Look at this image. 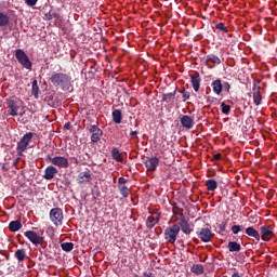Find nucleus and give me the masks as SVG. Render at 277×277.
I'll use <instances>...</instances> for the list:
<instances>
[{"instance_id": "25", "label": "nucleus", "mask_w": 277, "mask_h": 277, "mask_svg": "<svg viewBox=\"0 0 277 277\" xmlns=\"http://www.w3.org/2000/svg\"><path fill=\"white\" fill-rule=\"evenodd\" d=\"M113 122H115V124H120V122H122V110L115 109L113 111Z\"/></svg>"}, {"instance_id": "29", "label": "nucleus", "mask_w": 277, "mask_h": 277, "mask_svg": "<svg viewBox=\"0 0 277 277\" xmlns=\"http://www.w3.org/2000/svg\"><path fill=\"white\" fill-rule=\"evenodd\" d=\"M206 187H207L208 192H215V189H217V181L207 180Z\"/></svg>"}, {"instance_id": "9", "label": "nucleus", "mask_w": 277, "mask_h": 277, "mask_svg": "<svg viewBox=\"0 0 277 277\" xmlns=\"http://www.w3.org/2000/svg\"><path fill=\"white\" fill-rule=\"evenodd\" d=\"M89 133H91V142H93V144L101 142V137H103V130L98 128V126H90Z\"/></svg>"}, {"instance_id": "12", "label": "nucleus", "mask_w": 277, "mask_h": 277, "mask_svg": "<svg viewBox=\"0 0 277 277\" xmlns=\"http://www.w3.org/2000/svg\"><path fill=\"white\" fill-rule=\"evenodd\" d=\"M145 168L147 172H155L159 168V158L151 157L145 161Z\"/></svg>"}, {"instance_id": "5", "label": "nucleus", "mask_w": 277, "mask_h": 277, "mask_svg": "<svg viewBox=\"0 0 277 277\" xmlns=\"http://www.w3.org/2000/svg\"><path fill=\"white\" fill-rule=\"evenodd\" d=\"M6 109H8V114L9 116H12L13 118L16 116H25V111H21V106L18 105V102L14 101V100H8L6 101Z\"/></svg>"}, {"instance_id": "37", "label": "nucleus", "mask_w": 277, "mask_h": 277, "mask_svg": "<svg viewBox=\"0 0 277 277\" xmlns=\"http://www.w3.org/2000/svg\"><path fill=\"white\" fill-rule=\"evenodd\" d=\"M173 214L180 216V222H182L183 217H185V214H183V209L174 208Z\"/></svg>"}, {"instance_id": "11", "label": "nucleus", "mask_w": 277, "mask_h": 277, "mask_svg": "<svg viewBox=\"0 0 277 277\" xmlns=\"http://www.w3.org/2000/svg\"><path fill=\"white\" fill-rule=\"evenodd\" d=\"M202 61L205 62L206 66H208V68H213L211 64H214V66H220V64H222V60H220V57L215 54H209L203 57Z\"/></svg>"}, {"instance_id": "20", "label": "nucleus", "mask_w": 277, "mask_h": 277, "mask_svg": "<svg viewBox=\"0 0 277 277\" xmlns=\"http://www.w3.org/2000/svg\"><path fill=\"white\" fill-rule=\"evenodd\" d=\"M211 85L214 94L220 96V94H222V90H224V85H222V80L216 79L211 83Z\"/></svg>"}, {"instance_id": "48", "label": "nucleus", "mask_w": 277, "mask_h": 277, "mask_svg": "<svg viewBox=\"0 0 277 277\" xmlns=\"http://www.w3.org/2000/svg\"><path fill=\"white\" fill-rule=\"evenodd\" d=\"M48 21H51V18H53L51 15H47Z\"/></svg>"}, {"instance_id": "23", "label": "nucleus", "mask_w": 277, "mask_h": 277, "mask_svg": "<svg viewBox=\"0 0 277 277\" xmlns=\"http://www.w3.org/2000/svg\"><path fill=\"white\" fill-rule=\"evenodd\" d=\"M8 25H10V15L3 11H0V27H8Z\"/></svg>"}, {"instance_id": "45", "label": "nucleus", "mask_w": 277, "mask_h": 277, "mask_svg": "<svg viewBox=\"0 0 277 277\" xmlns=\"http://www.w3.org/2000/svg\"><path fill=\"white\" fill-rule=\"evenodd\" d=\"M130 136H132V137H137V131H132V132H130Z\"/></svg>"}, {"instance_id": "22", "label": "nucleus", "mask_w": 277, "mask_h": 277, "mask_svg": "<svg viewBox=\"0 0 277 277\" xmlns=\"http://www.w3.org/2000/svg\"><path fill=\"white\" fill-rule=\"evenodd\" d=\"M23 228V223H21V221H12L9 224V230L11 233H18V230H21Z\"/></svg>"}, {"instance_id": "8", "label": "nucleus", "mask_w": 277, "mask_h": 277, "mask_svg": "<svg viewBox=\"0 0 277 277\" xmlns=\"http://www.w3.org/2000/svg\"><path fill=\"white\" fill-rule=\"evenodd\" d=\"M32 138H34V133L32 132L26 133L21 138V141L17 143V150L19 153H25V150H27V146H29V143L31 142Z\"/></svg>"}, {"instance_id": "14", "label": "nucleus", "mask_w": 277, "mask_h": 277, "mask_svg": "<svg viewBox=\"0 0 277 277\" xmlns=\"http://www.w3.org/2000/svg\"><path fill=\"white\" fill-rule=\"evenodd\" d=\"M198 237L199 239H201L203 243H209V241H211V237H213V233L211 232V229L207 227L201 228L200 232L198 233Z\"/></svg>"}, {"instance_id": "30", "label": "nucleus", "mask_w": 277, "mask_h": 277, "mask_svg": "<svg viewBox=\"0 0 277 277\" xmlns=\"http://www.w3.org/2000/svg\"><path fill=\"white\" fill-rule=\"evenodd\" d=\"M253 103L259 106L261 105V101H263V97L261 96V91L259 89H253Z\"/></svg>"}, {"instance_id": "1", "label": "nucleus", "mask_w": 277, "mask_h": 277, "mask_svg": "<svg viewBox=\"0 0 277 277\" xmlns=\"http://www.w3.org/2000/svg\"><path fill=\"white\" fill-rule=\"evenodd\" d=\"M50 81L56 88H62L64 91L70 90V85H72V78L64 72H53L50 77Z\"/></svg>"}, {"instance_id": "42", "label": "nucleus", "mask_w": 277, "mask_h": 277, "mask_svg": "<svg viewBox=\"0 0 277 277\" xmlns=\"http://www.w3.org/2000/svg\"><path fill=\"white\" fill-rule=\"evenodd\" d=\"M213 159L214 161H220L222 159V154H214Z\"/></svg>"}, {"instance_id": "13", "label": "nucleus", "mask_w": 277, "mask_h": 277, "mask_svg": "<svg viewBox=\"0 0 277 277\" xmlns=\"http://www.w3.org/2000/svg\"><path fill=\"white\" fill-rule=\"evenodd\" d=\"M177 226H180V230H182V233H184V235H192V232L194 229H192V226L189 225V222L187 221L186 217L182 216V221H179V223H176Z\"/></svg>"}, {"instance_id": "34", "label": "nucleus", "mask_w": 277, "mask_h": 277, "mask_svg": "<svg viewBox=\"0 0 277 277\" xmlns=\"http://www.w3.org/2000/svg\"><path fill=\"white\" fill-rule=\"evenodd\" d=\"M221 111L225 116H228L230 114V105H227L226 103H221Z\"/></svg>"}, {"instance_id": "38", "label": "nucleus", "mask_w": 277, "mask_h": 277, "mask_svg": "<svg viewBox=\"0 0 277 277\" xmlns=\"http://www.w3.org/2000/svg\"><path fill=\"white\" fill-rule=\"evenodd\" d=\"M216 29L220 31H224V34H228V28L224 25V23H219L215 25Z\"/></svg>"}, {"instance_id": "40", "label": "nucleus", "mask_w": 277, "mask_h": 277, "mask_svg": "<svg viewBox=\"0 0 277 277\" xmlns=\"http://www.w3.org/2000/svg\"><path fill=\"white\" fill-rule=\"evenodd\" d=\"M124 185H127V179L119 177L118 179V187H126Z\"/></svg>"}, {"instance_id": "31", "label": "nucleus", "mask_w": 277, "mask_h": 277, "mask_svg": "<svg viewBox=\"0 0 277 277\" xmlns=\"http://www.w3.org/2000/svg\"><path fill=\"white\" fill-rule=\"evenodd\" d=\"M61 248L64 252H72V250L75 249V243L63 242V243H61Z\"/></svg>"}, {"instance_id": "47", "label": "nucleus", "mask_w": 277, "mask_h": 277, "mask_svg": "<svg viewBox=\"0 0 277 277\" xmlns=\"http://www.w3.org/2000/svg\"><path fill=\"white\" fill-rule=\"evenodd\" d=\"M221 230H226V224H223V225L221 226Z\"/></svg>"}, {"instance_id": "27", "label": "nucleus", "mask_w": 277, "mask_h": 277, "mask_svg": "<svg viewBox=\"0 0 277 277\" xmlns=\"http://www.w3.org/2000/svg\"><path fill=\"white\" fill-rule=\"evenodd\" d=\"M227 249L229 252H240L241 251V245L237 241H229L227 245Z\"/></svg>"}, {"instance_id": "33", "label": "nucleus", "mask_w": 277, "mask_h": 277, "mask_svg": "<svg viewBox=\"0 0 277 277\" xmlns=\"http://www.w3.org/2000/svg\"><path fill=\"white\" fill-rule=\"evenodd\" d=\"M40 88L38 87V80H34L32 81V91L31 94L32 96H35V98H38V92H39Z\"/></svg>"}, {"instance_id": "41", "label": "nucleus", "mask_w": 277, "mask_h": 277, "mask_svg": "<svg viewBox=\"0 0 277 277\" xmlns=\"http://www.w3.org/2000/svg\"><path fill=\"white\" fill-rule=\"evenodd\" d=\"M26 5H29L30 8H34L36 3H38V0H25Z\"/></svg>"}, {"instance_id": "16", "label": "nucleus", "mask_w": 277, "mask_h": 277, "mask_svg": "<svg viewBox=\"0 0 277 277\" xmlns=\"http://www.w3.org/2000/svg\"><path fill=\"white\" fill-rule=\"evenodd\" d=\"M57 168L53 167V166H49L45 170H44V174H43V179H45V181H53V179H55V174H57Z\"/></svg>"}, {"instance_id": "2", "label": "nucleus", "mask_w": 277, "mask_h": 277, "mask_svg": "<svg viewBox=\"0 0 277 277\" xmlns=\"http://www.w3.org/2000/svg\"><path fill=\"white\" fill-rule=\"evenodd\" d=\"M181 233V225L173 224L172 226H169L164 229V239L169 243H176V239L179 237V234Z\"/></svg>"}, {"instance_id": "4", "label": "nucleus", "mask_w": 277, "mask_h": 277, "mask_svg": "<svg viewBox=\"0 0 277 277\" xmlns=\"http://www.w3.org/2000/svg\"><path fill=\"white\" fill-rule=\"evenodd\" d=\"M15 57L17 62L23 66V68H26V70H31V61L29 60V56H27V53H25L24 50L17 49L15 51Z\"/></svg>"}, {"instance_id": "36", "label": "nucleus", "mask_w": 277, "mask_h": 277, "mask_svg": "<svg viewBox=\"0 0 277 277\" xmlns=\"http://www.w3.org/2000/svg\"><path fill=\"white\" fill-rule=\"evenodd\" d=\"M179 92H180V94H182L184 103H185V101H189L192 95L189 94V92L187 90L183 89V90H180Z\"/></svg>"}, {"instance_id": "6", "label": "nucleus", "mask_w": 277, "mask_h": 277, "mask_svg": "<svg viewBox=\"0 0 277 277\" xmlns=\"http://www.w3.org/2000/svg\"><path fill=\"white\" fill-rule=\"evenodd\" d=\"M24 236L32 243V246H42L44 243V238L42 235L34 232V230H27L24 233Z\"/></svg>"}, {"instance_id": "18", "label": "nucleus", "mask_w": 277, "mask_h": 277, "mask_svg": "<svg viewBox=\"0 0 277 277\" xmlns=\"http://www.w3.org/2000/svg\"><path fill=\"white\" fill-rule=\"evenodd\" d=\"M245 233L246 235H248V237H252L253 239H255V241H261V234L252 226L247 227Z\"/></svg>"}, {"instance_id": "39", "label": "nucleus", "mask_w": 277, "mask_h": 277, "mask_svg": "<svg viewBox=\"0 0 277 277\" xmlns=\"http://www.w3.org/2000/svg\"><path fill=\"white\" fill-rule=\"evenodd\" d=\"M232 233L233 235H239V233H241V225L232 226Z\"/></svg>"}, {"instance_id": "44", "label": "nucleus", "mask_w": 277, "mask_h": 277, "mask_svg": "<svg viewBox=\"0 0 277 277\" xmlns=\"http://www.w3.org/2000/svg\"><path fill=\"white\" fill-rule=\"evenodd\" d=\"M224 88H225V90H227V92L230 90V83H228V82H225L224 83Z\"/></svg>"}, {"instance_id": "35", "label": "nucleus", "mask_w": 277, "mask_h": 277, "mask_svg": "<svg viewBox=\"0 0 277 277\" xmlns=\"http://www.w3.org/2000/svg\"><path fill=\"white\" fill-rule=\"evenodd\" d=\"M174 94H176V91H174L173 93H164L162 95V101L164 103H170V101H172V98H174Z\"/></svg>"}, {"instance_id": "21", "label": "nucleus", "mask_w": 277, "mask_h": 277, "mask_svg": "<svg viewBox=\"0 0 277 277\" xmlns=\"http://www.w3.org/2000/svg\"><path fill=\"white\" fill-rule=\"evenodd\" d=\"M111 157L118 163H122V161H124V157L122 156V153H120L119 148L115 147L111 149Z\"/></svg>"}, {"instance_id": "10", "label": "nucleus", "mask_w": 277, "mask_h": 277, "mask_svg": "<svg viewBox=\"0 0 277 277\" xmlns=\"http://www.w3.org/2000/svg\"><path fill=\"white\" fill-rule=\"evenodd\" d=\"M48 159L51 161L52 166H56V168H68V158L64 156H55V157H48Z\"/></svg>"}, {"instance_id": "28", "label": "nucleus", "mask_w": 277, "mask_h": 277, "mask_svg": "<svg viewBox=\"0 0 277 277\" xmlns=\"http://www.w3.org/2000/svg\"><path fill=\"white\" fill-rule=\"evenodd\" d=\"M14 256H15V259H17V261L19 263H23V261H25V259H27V253L25 252V249H17L15 251Z\"/></svg>"}, {"instance_id": "32", "label": "nucleus", "mask_w": 277, "mask_h": 277, "mask_svg": "<svg viewBox=\"0 0 277 277\" xmlns=\"http://www.w3.org/2000/svg\"><path fill=\"white\" fill-rule=\"evenodd\" d=\"M118 189H119L121 196H123V198H129V194H131V190H129V187L119 186Z\"/></svg>"}, {"instance_id": "24", "label": "nucleus", "mask_w": 277, "mask_h": 277, "mask_svg": "<svg viewBox=\"0 0 277 277\" xmlns=\"http://www.w3.org/2000/svg\"><path fill=\"white\" fill-rule=\"evenodd\" d=\"M190 272L196 274V276H202V274H205V267L202 264H194L190 268Z\"/></svg>"}, {"instance_id": "3", "label": "nucleus", "mask_w": 277, "mask_h": 277, "mask_svg": "<svg viewBox=\"0 0 277 277\" xmlns=\"http://www.w3.org/2000/svg\"><path fill=\"white\" fill-rule=\"evenodd\" d=\"M50 220L54 226H62L64 224V211L62 208H53L50 210Z\"/></svg>"}, {"instance_id": "43", "label": "nucleus", "mask_w": 277, "mask_h": 277, "mask_svg": "<svg viewBox=\"0 0 277 277\" xmlns=\"http://www.w3.org/2000/svg\"><path fill=\"white\" fill-rule=\"evenodd\" d=\"M143 277H155V274H153V273H144Z\"/></svg>"}, {"instance_id": "19", "label": "nucleus", "mask_w": 277, "mask_h": 277, "mask_svg": "<svg viewBox=\"0 0 277 277\" xmlns=\"http://www.w3.org/2000/svg\"><path fill=\"white\" fill-rule=\"evenodd\" d=\"M90 179H92L90 171L80 172L78 175V183L80 185H83V183H90Z\"/></svg>"}, {"instance_id": "15", "label": "nucleus", "mask_w": 277, "mask_h": 277, "mask_svg": "<svg viewBox=\"0 0 277 277\" xmlns=\"http://www.w3.org/2000/svg\"><path fill=\"white\" fill-rule=\"evenodd\" d=\"M202 81V78H200V74L195 72L194 75L190 76V83L193 89L196 92H200V83Z\"/></svg>"}, {"instance_id": "26", "label": "nucleus", "mask_w": 277, "mask_h": 277, "mask_svg": "<svg viewBox=\"0 0 277 277\" xmlns=\"http://www.w3.org/2000/svg\"><path fill=\"white\" fill-rule=\"evenodd\" d=\"M157 224H159V217H155L153 215L147 217L146 226H147V228H149V230L155 228V225H157Z\"/></svg>"}, {"instance_id": "7", "label": "nucleus", "mask_w": 277, "mask_h": 277, "mask_svg": "<svg viewBox=\"0 0 277 277\" xmlns=\"http://www.w3.org/2000/svg\"><path fill=\"white\" fill-rule=\"evenodd\" d=\"M274 237V226L272 225H264L260 228V239L262 241H271Z\"/></svg>"}, {"instance_id": "17", "label": "nucleus", "mask_w": 277, "mask_h": 277, "mask_svg": "<svg viewBox=\"0 0 277 277\" xmlns=\"http://www.w3.org/2000/svg\"><path fill=\"white\" fill-rule=\"evenodd\" d=\"M180 122L184 129H193L194 128V118L189 115H184L180 119Z\"/></svg>"}, {"instance_id": "46", "label": "nucleus", "mask_w": 277, "mask_h": 277, "mask_svg": "<svg viewBox=\"0 0 277 277\" xmlns=\"http://www.w3.org/2000/svg\"><path fill=\"white\" fill-rule=\"evenodd\" d=\"M64 129L70 130V122L65 123Z\"/></svg>"}]
</instances>
